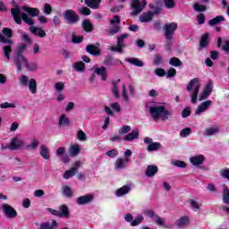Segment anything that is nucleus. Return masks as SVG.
Segmentation results:
<instances>
[{
	"label": "nucleus",
	"mask_w": 229,
	"mask_h": 229,
	"mask_svg": "<svg viewBox=\"0 0 229 229\" xmlns=\"http://www.w3.org/2000/svg\"><path fill=\"white\" fill-rule=\"evenodd\" d=\"M21 10L26 13H21V8L19 7L11 9L13 19L16 24H22L23 20L25 24H28L29 26H34L35 20H33L31 17H38V15H40V10H38V8L28 7L26 5L22 6Z\"/></svg>",
	"instance_id": "nucleus-1"
},
{
	"label": "nucleus",
	"mask_w": 229,
	"mask_h": 229,
	"mask_svg": "<svg viewBox=\"0 0 229 229\" xmlns=\"http://www.w3.org/2000/svg\"><path fill=\"white\" fill-rule=\"evenodd\" d=\"M2 33H0V42L2 44H9L3 47V53L7 60H10V53H12V46L11 44H13L10 38L13 36V32L12 31V29L10 28H4L2 30Z\"/></svg>",
	"instance_id": "nucleus-2"
},
{
	"label": "nucleus",
	"mask_w": 229,
	"mask_h": 229,
	"mask_svg": "<svg viewBox=\"0 0 229 229\" xmlns=\"http://www.w3.org/2000/svg\"><path fill=\"white\" fill-rule=\"evenodd\" d=\"M199 87H201V83L198 78L191 80L188 86L187 90L191 92V103L196 105L198 101V94H199Z\"/></svg>",
	"instance_id": "nucleus-3"
},
{
	"label": "nucleus",
	"mask_w": 229,
	"mask_h": 229,
	"mask_svg": "<svg viewBox=\"0 0 229 229\" xmlns=\"http://www.w3.org/2000/svg\"><path fill=\"white\" fill-rule=\"evenodd\" d=\"M178 30V23L176 22H168L163 26L165 38L171 42L173 40V37H174V33Z\"/></svg>",
	"instance_id": "nucleus-4"
},
{
	"label": "nucleus",
	"mask_w": 229,
	"mask_h": 229,
	"mask_svg": "<svg viewBox=\"0 0 229 229\" xmlns=\"http://www.w3.org/2000/svg\"><path fill=\"white\" fill-rule=\"evenodd\" d=\"M146 4H148L146 0H132L131 3L132 8L131 15L137 17L146 8Z\"/></svg>",
	"instance_id": "nucleus-5"
},
{
	"label": "nucleus",
	"mask_w": 229,
	"mask_h": 229,
	"mask_svg": "<svg viewBox=\"0 0 229 229\" xmlns=\"http://www.w3.org/2000/svg\"><path fill=\"white\" fill-rule=\"evenodd\" d=\"M64 21H66V22L68 24H76V22H78V21H80V16H78V13H76V12H74L73 10H66L64 13Z\"/></svg>",
	"instance_id": "nucleus-6"
},
{
	"label": "nucleus",
	"mask_w": 229,
	"mask_h": 229,
	"mask_svg": "<svg viewBox=\"0 0 229 229\" xmlns=\"http://www.w3.org/2000/svg\"><path fill=\"white\" fill-rule=\"evenodd\" d=\"M14 65L17 68L18 72L22 71V67L28 65V58L24 55H14Z\"/></svg>",
	"instance_id": "nucleus-7"
},
{
	"label": "nucleus",
	"mask_w": 229,
	"mask_h": 229,
	"mask_svg": "<svg viewBox=\"0 0 229 229\" xmlns=\"http://www.w3.org/2000/svg\"><path fill=\"white\" fill-rule=\"evenodd\" d=\"M8 148L12 151L22 149V148H24V140L21 138L14 137L11 140L10 143L8 144Z\"/></svg>",
	"instance_id": "nucleus-8"
},
{
	"label": "nucleus",
	"mask_w": 229,
	"mask_h": 229,
	"mask_svg": "<svg viewBox=\"0 0 229 229\" xmlns=\"http://www.w3.org/2000/svg\"><path fill=\"white\" fill-rule=\"evenodd\" d=\"M1 210L8 219L17 217V211L12 206L6 203L2 204Z\"/></svg>",
	"instance_id": "nucleus-9"
},
{
	"label": "nucleus",
	"mask_w": 229,
	"mask_h": 229,
	"mask_svg": "<svg viewBox=\"0 0 229 229\" xmlns=\"http://www.w3.org/2000/svg\"><path fill=\"white\" fill-rule=\"evenodd\" d=\"M164 108H165L164 106H155L149 108L150 115H152L155 121H158V119L162 117Z\"/></svg>",
	"instance_id": "nucleus-10"
},
{
	"label": "nucleus",
	"mask_w": 229,
	"mask_h": 229,
	"mask_svg": "<svg viewBox=\"0 0 229 229\" xmlns=\"http://www.w3.org/2000/svg\"><path fill=\"white\" fill-rule=\"evenodd\" d=\"M128 38V34H123L117 38V46L112 47L111 51H116V53H123V48L124 47V39Z\"/></svg>",
	"instance_id": "nucleus-11"
},
{
	"label": "nucleus",
	"mask_w": 229,
	"mask_h": 229,
	"mask_svg": "<svg viewBox=\"0 0 229 229\" xmlns=\"http://www.w3.org/2000/svg\"><path fill=\"white\" fill-rule=\"evenodd\" d=\"M212 106V100H207L202 102L198 107L195 109L196 115H201L204 112H207L208 108Z\"/></svg>",
	"instance_id": "nucleus-12"
},
{
	"label": "nucleus",
	"mask_w": 229,
	"mask_h": 229,
	"mask_svg": "<svg viewBox=\"0 0 229 229\" xmlns=\"http://www.w3.org/2000/svg\"><path fill=\"white\" fill-rule=\"evenodd\" d=\"M86 51L89 55H93V56H99L101 55V49L99 48V43L96 45H88L86 47Z\"/></svg>",
	"instance_id": "nucleus-13"
},
{
	"label": "nucleus",
	"mask_w": 229,
	"mask_h": 229,
	"mask_svg": "<svg viewBox=\"0 0 229 229\" xmlns=\"http://www.w3.org/2000/svg\"><path fill=\"white\" fill-rule=\"evenodd\" d=\"M94 196L90 194L81 196L77 198V205H87L92 202Z\"/></svg>",
	"instance_id": "nucleus-14"
},
{
	"label": "nucleus",
	"mask_w": 229,
	"mask_h": 229,
	"mask_svg": "<svg viewBox=\"0 0 229 229\" xmlns=\"http://www.w3.org/2000/svg\"><path fill=\"white\" fill-rule=\"evenodd\" d=\"M138 139H139V129H135L131 131V133L123 137V140L127 142H133V140H137Z\"/></svg>",
	"instance_id": "nucleus-15"
},
{
	"label": "nucleus",
	"mask_w": 229,
	"mask_h": 229,
	"mask_svg": "<svg viewBox=\"0 0 229 229\" xmlns=\"http://www.w3.org/2000/svg\"><path fill=\"white\" fill-rule=\"evenodd\" d=\"M30 31L32 35H36V37H39L40 38H44L46 37V30H42L41 28L30 26Z\"/></svg>",
	"instance_id": "nucleus-16"
},
{
	"label": "nucleus",
	"mask_w": 229,
	"mask_h": 229,
	"mask_svg": "<svg viewBox=\"0 0 229 229\" xmlns=\"http://www.w3.org/2000/svg\"><path fill=\"white\" fill-rule=\"evenodd\" d=\"M124 62L131 64V65H135V67H144V63L137 57H127Z\"/></svg>",
	"instance_id": "nucleus-17"
},
{
	"label": "nucleus",
	"mask_w": 229,
	"mask_h": 229,
	"mask_svg": "<svg viewBox=\"0 0 229 229\" xmlns=\"http://www.w3.org/2000/svg\"><path fill=\"white\" fill-rule=\"evenodd\" d=\"M157 173H158V166H157L155 165H149L147 167L145 174H146V176H148V178H151V177L155 176V174H157Z\"/></svg>",
	"instance_id": "nucleus-18"
},
{
	"label": "nucleus",
	"mask_w": 229,
	"mask_h": 229,
	"mask_svg": "<svg viewBox=\"0 0 229 229\" xmlns=\"http://www.w3.org/2000/svg\"><path fill=\"white\" fill-rule=\"evenodd\" d=\"M39 154H40V157L44 158V160H50L51 158V152L49 151V148L45 145L40 146Z\"/></svg>",
	"instance_id": "nucleus-19"
},
{
	"label": "nucleus",
	"mask_w": 229,
	"mask_h": 229,
	"mask_svg": "<svg viewBox=\"0 0 229 229\" xmlns=\"http://www.w3.org/2000/svg\"><path fill=\"white\" fill-rule=\"evenodd\" d=\"M190 162L191 164H192V165H201V164L205 162V156L198 155V156L191 157L190 158Z\"/></svg>",
	"instance_id": "nucleus-20"
},
{
	"label": "nucleus",
	"mask_w": 229,
	"mask_h": 229,
	"mask_svg": "<svg viewBox=\"0 0 229 229\" xmlns=\"http://www.w3.org/2000/svg\"><path fill=\"white\" fill-rule=\"evenodd\" d=\"M69 124H71V121L67 117V114H61L57 128H65V126H69Z\"/></svg>",
	"instance_id": "nucleus-21"
},
{
	"label": "nucleus",
	"mask_w": 229,
	"mask_h": 229,
	"mask_svg": "<svg viewBox=\"0 0 229 229\" xmlns=\"http://www.w3.org/2000/svg\"><path fill=\"white\" fill-rule=\"evenodd\" d=\"M130 191H131V187H130L129 185H124L122 188L115 191V196H117V198L126 196V194H128Z\"/></svg>",
	"instance_id": "nucleus-22"
},
{
	"label": "nucleus",
	"mask_w": 229,
	"mask_h": 229,
	"mask_svg": "<svg viewBox=\"0 0 229 229\" xmlns=\"http://www.w3.org/2000/svg\"><path fill=\"white\" fill-rule=\"evenodd\" d=\"M58 226L56 220H52V224L49 222H43L40 224L39 228L38 229H55Z\"/></svg>",
	"instance_id": "nucleus-23"
},
{
	"label": "nucleus",
	"mask_w": 229,
	"mask_h": 229,
	"mask_svg": "<svg viewBox=\"0 0 229 229\" xmlns=\"http://www.w3.org/2000/svg\"><path fill=\"white\" fill-rule=\"evenodd\" d=\"M85 4L92 10H98L101 4V0H85Z\"/></svg>",
	"instance_id": "nucleus-24"
},
{
	"label": "nucleus",
	"mask_w": 229,
	"mask_h": 229,
	"mask_svg": "<svg viewBox=\"0 0 229 229\" xmlns=\"http://www.w3.org/2000/svg\"><path fill=\"white\" fill-rule=\"evenodd\" d=\"M189 223H190L189 216H182V217L179 218L178 220H176L175 225L178 228H184V226H187V225H189Z\"/></svg>",
	"instance_id": "nucleus-25"
},
{
	"label": "nucleus",
	"mask_w": 229,
	"mask_h": 229,
	"mask_svg": "<svg viewBox=\"0 0 229 229\" xmlns=\"http://www.w3.org/2000/svg\"><path fill=\"white\" fill-rule=\"evenodd\" d=\"M153 20V13L148 11V13H144L142 15L140 16V22H149Z\"/></svg>",
	"instance_id": "nucleus-26"
},
{
	"label": "nucleus",
	"mask_w": 229,
	"mask_h": 229,
	"mask_svg": "<svg viewBox=\"0 0 229 229\" xmlns=\"http://www.w3.org/2000/svg\"><path fill=\"white\" fill-rule=\"evenodd\" d=\"M72 68L77 72H85V63L79 61L72 64Z\"/></svg>",
	"instance_id": "nucleus-27"
},
{
	"label": "nucleus",
	"mask_w": 229,
	"mask_h": 229,
	"mask_svg": "<svg viewBox=\"0 0 229 229\" xmlns=\"http://www.w3.org/2000/svg\"><path fill=\"white\" fill-rule=\"evenodd\" d=\"M126 164H128L126 159L118 157L114 163V169H124V167H126Z\"/></svg>",
	"instance_id": "nucleus-28"
},
{
	"label": "nucleus",
	"mask_w": 229,
	"mask_h": 229,
	"mask_svg": "<svg viewBox=\"0 0 229 229\" xmlns=\"http://www.w3.org/2000/svg\"><path fill=\"white\" fill-rule=\"evenodd\" d=\"M95 74H98V76H101L102 81H106V68L105 67L96 68Z\"/></svg>",
	"instance_id": "nucleus-29"
},
{
	"label": "nucleus",
	"mask_w": 229,
	"mask_h": 229,
	"mask_svg": "<svg viewBox=\"0 0 229 229\" xmlns=\"http://www.w3.org/2000/svg\"><path fill=\"white\" fill-rule=\"evenodd\" d=\"M30 94H37V80L30 79L28 85Z\"/></svg>",
	"instance_id": "nucleus-30"
},
{
	"label": "nucleus",
	"mask_w": 229,
	"mask_h": 229,
	"mask_svg": "<svg viewBox=\"0 0 229 229\" xmlns=\"http://www.w3.org/2000/svg\"><path fill=\"white\" fill-rule=\"evenodd\" d=\"M203 133L206 137H212V135H216V133H219V128L210 127L206 129Z\"/></svg>",
	"instance_id": "nucleus-31"
},
{
	"label": "nucleus",
	"mask_w": 229,
	"mask_h": 229,
	"mask_svg": "<svg viewBox=\"0 0 229 229\" xmlns=\"http://www.w3.org/2000/svg\"><path fill=\"white\" fill-rule=\"evenodd\" d=\"M59 217H69V208L65 205L59 207Z\"/></svg>",
	"instance_id": "nucleus-32"
},
{
	"label": "nucleus",
	"mask_w": 229,
	"mask_h": 229,
	"mask_svg": "<svg viewBox=\"0 0 229 229\" xmlns=\"http://www.w3.org/2000/svg\"><path fill=\"white\" fill-rule=\"evenodd\" d=\"M162 148V144L160 142H152L150 145H148L147 151H158Z\"/></svg>",
	"instance_id": "nucleus-33"
},
{
	"label": "nucleus",
	"mask_w": 229,
	"mask_h": 229,
	"mask_svg": "<svg viewBox=\"0 0 229 229\" xmlns=\"http://www.w3.org/2000/svg\"><path fill=\"white\" fill-rule=\"evenodd\" d=\"M225 21V17L224 16H216L213 19H211L208 21L209 26H217V24H219V22H223Z\"/></svg>",
	"instance_id": "nucleus-34"
},
{
	"label": "nucleus",
	"mask_w": 229,
	"mask_h": 229,
	"mask_svg": "<svg viewBox=\"0 0 229 229\" xmlns=\"http://www.w3.org/2000/svg\"><path fill=\"white\" fill-rule=\"evenodd\" d=\"M190 205L194 212H199L201 210V204L198 200L190 199Z\"/></svg>",
	"instance_id": "nucleus-35"
},
{
	"label": "nucleus",
	"mask_w": 229,
	"mask_h": 229,
	"mask_svg": "<svg viewBox=\"0 0 229 229\" xmlns=\"http://www.w3.org/2000/svg\"><path fill=\"white\" fill-rule=\"evenodd\" d=\"M119 81H121V80L113 83L112 92L114 98H121V93H119Z\"/></svg>",
	"instance_id": "nucleus-36"
},
{
	"label": "nucleus",
	"mask_w": 229,
	"mask_h": 229,
	"mask_svg": "<svg viewBox=\"0 0 229 229\" xmlns=\"http://www.w3.org/2000/svg\"><path fill=\"white\" fill-rule=\"evenodd\" d=\"M69 153L71 157H77V155H80V145L71 146L69 148Z\"/></svg>",
	"instance_id": "nucleus-37"
},
{
	"label": "nucleus",
	"mask_w": 229,
	"mask_h": 229,
	"mask_svg": "<svg viewBox=\"0 0 229 229\" xmlns=\"http://www.w3.org/2000/svg\"><path fill=\"white\" fill-rule=\"evenodd\" d=\"M119 31H121V27H119V25L115 24V25H113V28H111L107 30V35H108V37H113V35L119 33Z\"/></svg>",
	"instance_id": "nucleus-38"
},
{
	"label": "nucleus",
	"mask_w": 229,
	"mask_h": 229,
	"mask_svg": "<svg viewBox=\"0 0 229 229\" xmlns=\"http://www.w3.org/2000/svg\"><path fill=\"white\" fill-rule=\"evenodd\" d=\"M156 224L158 225V226H163L164 228H169V225H165V218H162L157 215L155 217Z\"/></svg>",
	"instance_id": "nucleus-39"
},
{
	"label": "nucleus",
	"mask_w": 229,
	"mask_h": 229,
	"mask_svg": "<svg viewBox=\"0 0 229 229\" xmlns=\"http://www.w3.org/2000/svg\"><path fill=\"white\" fill-rule=\"evenodd\" d=\"M208 45V34H204L200 39V49L207 47Z\"/></svg>",
	"instance_id": "nucleus-40"
},
{
	"label": "nucleus",
	"mask_w": 229,
	"mask_h": 229,
	"mask_svg": "<svg viewBox=\"0 0 229 229\" xmlns=\"http://www.w3.org/2000/svg\"><path fill=\"white\" fill-rule=\"evenodd\" d=\"M191 133H192V129L186 127L180 131V137L185 139L186 137H189Z\"/></svg>",
	"instance_id": "nucleus-41"
},
{
	"label": "nucleus",
	"mask_w": 229,
	"mask_h": 229,
	"mask_svg": "<svg viewBox=\"0 0 229 229\" xmlns=\"http://www.w3.org/2000/svg\"><path fill=\"white\" fill-rule=\"evenodd\" d=\"M142 221H144V216H142V215H140L131 222V226H139V225H140Z\"/></svg>",
	"instance_id": "nucleus-42"
},
{
	"label": "nucleus",
	"mask_w": 229,
	"mask_h": 229,
	"mask_svg": "<svg viewBox=\"0 0 229 229\" xmlns=\"http://www.w3.org/2000/svg\"><path fill=\"white\" fill-rule=\"evenodd\" d=\"M173 111L165 110V107L164 108V112L161 114L162 121H167L169 117H172Z\"/></svg>",
	"instance_id": "nucleus-43"
},
{
	"label": "nucleus",
	"mask_w": 229,
	"mask_h": 229,
	"mask_svg": "<svg viewBox=\"0 0 229 229\" xmlns=\"http://www.w3.org/2000/svg\"><path fill=\"white\" fill-rule=\"evenodd\" d=\"M63 194L65 196V198H72V190L69 186H64L63 187Z\"/></svg>",
	"instance_id": "nucleus-44"
},
{
	"label": "nucleus",
	"mask_w": 229,
	"mask_h": 229,
	"mask_svg": "<svg viewBox=\"0 0 229 229\" xmlns=\"http://www.w3.org/2000/svg\"><path fill=\"white\" fill-rule=\"evenodd\" d=\"M82 28L85 30L87 32L92 31V23L90 21L86 20L82 22Z\"/></svg>",
	"instance_id": "nucleus-45"
},
{
	"label": "nucleus",
	"mask_w": 229,
	"mask_h": 229,
	"mask_svg": "<svg viewBox=\"0 0 229 229\" xmlns=\"http://www.w3.org/2000/svg\"><path fill=\"white\" fill-rule=\"evenodd\" d=\"M172 165H174L175 167H181L182 169H185V167H187V164L181 160H173Z\"/></svg>",
	"instance_id": "nucleus-46"
},
{
	"label": "nucleus",
	"mask_w": 229,
	"mask_h": 229,
	"mask_svg": "<svg viewBox=\"0 0 229 229\" xmlns=\"http://www.w3.org/2000/svg\"><path fill=\"white\" fill-rule=\"evenodd\" d=\"M169 64L174 67H180V65H182V61H180L178 57H173L169 60Z\"/></svg>",
	"instance_id": "nucleus-47"
},
{
	"label": "nucleus",
	"mask_w": 229,
	"mask_h": 229,
	"mask_svg": "<svg viewBox=\"0 0 229 229\" xmlns=\"http://www.w3.org/2000/svg\"><path fill=\"white\" fill-rule=\"evenodd\" d=\"M38 140L33 139L30 145L26 147L27 149H37L38 148Z\"/></svg>",
	"instance_id": "nucleus-48"
},
{
	"label": "nucleus",
	"mask_w": 229,
	"mask_h": 229,
	"mask_svg": "<svg viewBox=\"0 0 229 229\" xmlns=\"http://www.w3.org/2000/svg\"><path fill=\"white\" fill-rule=\"evenodd\" d=\"M193 10H195V12H207V5L195 4L193 5Z\"/></svg>",
	"instance_id": "nucleus-49"
},
{
	"label": "nucleus",
	"mask_w": 229,
	"mask_h": 229,
	"mask_svg": "<svg viewBox=\"0 0 229 229\" xmlns=\"http://www.w3.org/2000/svg\"><path fill=\"white\" fill-rule=\"evenodd\" d=\"M20 83L21 85H23V87H28V84L30 83V78L26 75H21L20 77Z\"/></svg>",
	"instance_id": "nucleus-50"
},
{
	"label": "nucleus",
	"mask_w": 229,
	"mask_h": 229,
	"mask_svg": "<svg viewBox=\"0 0 229 229\" xmlns=\"http://www.w3.org/2000/svg\"><path fill=\"white\" fill-rule=\"evenodd\" d=\"M131 131V127L130 125H124L119 130L120 135H125V133H130Z\"/></svg>",
	"instance_id": "nucleus-51"
},
{
	"label": "nucleus",
	"mask_w": 229,
	"mask_h": 229,
	"mask_svg": "<svg viewBox=\"0 0 229 229\" xmlns=\"http://www.w3.org/2000/svg\"><path fill=\"white\" fill-rule=\"evenodd\" d=\"M122 89H123L122 97L123 98L124 101L128 103L130 101V97L128 96V92H126V85L123 84Z\"/></svg>",
	"instance_id": "nucleus-52"
},
{
	"label": "nucleus",
	"mask_w": 229,
	"mask_h": 229,
	"mask_svg": "<svg viewBox=\"0 0 229 229\" xmlns=\"http://www.w3.org/2000/svg\"><path fill=\"white\" fill-rule=\"evenodd\" d=\"M223 202H224L225 205H229V190H228V188H225V189L224 190Z\"/></svg>",
	"instance_id": "nucleus-53"
},
{
	"label": "nucleus",
	"mask_w": 229,
	"mask_h": 229,
	"mask_svg": "<svg viewBox=\"0 0 229 229\" xmlns=\"http://www.w3.org/2000/svg\"><path fill=\"white\" fill-rule=\"evenodd\" d=\"M26 69L28 71H37L38 69V64L37 63H31L30 64L29 62L27 63V65H25Z\"/></svg>",
	"instance_id": "nucleus-54"
},
{
	"label": "nucleus",
	"mask_w": 229,
	"mask_h": 229,
	"mask_svg": "<svg viewBox=\"0 0 229 229\" xmlns=\"http://www.w3.org/2000/svg\"><path fill=\"white\" fill-rule=\"evenodd\" d=\"M77 139L81 142H85V140H87V134H85L83 131H79L77 133Z\"/></svg>",
	"instance_id": "nucleus-55"
},
{
	"label": "nucleus",
	"mask_w": 229,
	"mask_h": 229,
	"mask_svg": "<svg viewBox=\"0 0 229 229\" xmlns=\"http://www.w3.org/2000/svg\"><path fill=\"white\" fill-rule=\"evenodd\" d=\"M220 175L222 178H225L229 182V169L228 168H223L219 171Z\"/></svg>",
	"instance_id": "nucleus-56"
},
{
	"label": "nucleus",
	"mask_w": 229,
	"mask_h": 229,
	"mask_svg": "<svg viewBox=\"0 0 229 229\" xmlns=\"http://www.w3.org/2000/svg\"><path fill=\"white\" fill-rule=\"evenodd\" d=\"M143 214H144V216H147V217H154V218H156L157 216V213H155L151 209H144L143 210Z\"/></svg>",
	"instance_id": "nucleus-57"
},
{
	"label": "nucleus",
	"mask_w": 229,
	"mask_h": 229,
	"mask_svg": "<svg viewBox=\"0 0 229 229\" xmlns=\"http://www.w3.org/2000/svg\"><path fill=\"white\" fill-rule=\"evenodd\" d=\"M165 8H168L169 10L174 8L175 4H174V0H163Z\"/></svg>",
	"instance_id": "nucleus-58"
},
{
	"label": "nucleus",
	"mask_w": 229,
	"mask_h": 229,
	"mask_svg": "<svg viewBox=\"0 0 229 229\" xmlns=\"http://www.w3.org/2000/svg\"><path fill=\"white\" fill-rule=\"evenodd\" d=\"M45 15H51L53 13V7H51V4H45L44 10H43Z\"/></svg>",
	"instance_id": "nucleus-59"
},
{
	"label": "nucleus",
	"mask_w": 229,
	"mask_h": 229,
	"mask_svg": "<svg viewBox=\"0 0 229 229\" xmlns=\"http://www.w3.org/2000/svg\"><path fill=\"white\" fill-rule=\"evenodd\" d=\"M75 174H76L70 169L64 174L63 178L64 180H69V178H72V176H74Z\"/></svg>",
	"instance_id": "nucleus-60"
},
{
	"label": "nucleus",
	"mask_w": 229,
	"mask_h": 229,
	"mask_svg": "<svg viewBox=\"0 0 229 229\" xmlns=\"http://www.w3.org/2000/svg\"><path fill=\"white\" fill-rule=\"evenodd\" d=\"M106 157H109L110 158H115L117 155H119V152L117 149H111L106 153Z\"/></svg>",
	"instance_id": "nucleus-61"
},
{
	"label": "nucleus",
	"mask_w": 229,
	"mask_h": 229,
	"mask_svg": "<svg viewBox=\"0 0 229 229\" xmlns=\"http://www.w3.org/2000/svg\"><path fill=\"white\" fill-rule=\"evenodd\" d=\"M55 89L57 92H62V90H64V89H65V83L64 82H57L55 84Z\"/></svg>",
	"instance_id": "nucleus-62"
},
{
	"label": "nucleus",
	"mask_w": 229,
	"mask_h": 229,
	"mask_svg": "<svg viewBox=\"0 0 229 229\" xmlns=\"http://www.w3.org/2000/svg\"><path fill=\"white\" fill-rule=\"evenodd\" d=\"M79 12L81 15H90V9L88 7H81L79 9Z\"/></svg>",
	"instance_id": "nucleus-63"
},
{
	"label": "nucleus",
	"mask_w": 229,
	"mask_h": 229,
	"mask_svg": "<svg viewBox=\"0 0 229 229\" xmlns=\"http://www.w3.org/2000/svg\"><path fill=\"white\" fill-rule=\"evenodd\" d=\"M197 22H198V24H199V25L205 24V14L199 13V14L197 16Z\"/></svg>",
	"instance_id": "nucleus-64"
}]
</instances>
